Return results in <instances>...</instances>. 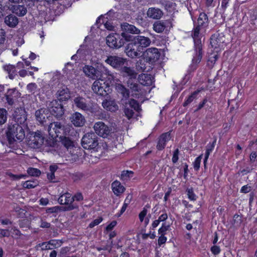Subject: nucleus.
<instances>
[{"label": "nucleus", "mask_w": 257, "mask_h": 257, "mask_svg": "<svg viewBox=\"0 0 257 257\" xmlns=\"http://www.w3.org/2000/svg\"><path fill=\"white\" fill-rule=\"evenodd\" d=\"M6 134L10 145L17 141L21 142L25 137V132L22 126L17 123L9 125Z\"/></svg>", "instance_id": "nucleus-1"}, {"label": "nucleus", "mask_w": 257, "mask_h": 257, "mask_svg": "<svg viewBox=\"0 0 257 257\" xmlns=\"http://www.w3.org/2000/svg\"><path fill=\"white\" fill-rule=\"evenodd\" d=\"M83 71L85 74L93 80H100L103 81L105 78L104 75H107L109 71L102 65L94 68L91 65H85L83 68Z\"/></svg>", "instance_id": "nucleus-2"}, {"label": "nucleus", "mask_w": 257, "mask_h": 257, "mask_svg": "<svg viewBox=\"0 0 257 257\" xmlns=\"http://www.w3.org/2000/svg\"><path fill=\"white\" fill-rule=\"evenodd\" d=\"M209 19L207 15L204 12L200 13L197 19V22L194 25L192 31L191 37L192 38L201 39L202 35L200 31L202 29H205L208 26Z\"/></svg>", "instance_id": "nucleus-3"}, {"label": "nucleus", "mask_w": 257, "mask_h": 257, "mask_svg": "<svg viewBox=\"0 0 257 257\" xmlns=\"http://www.w3.org/2000/svg\"><path fill=\"white\" fill-rule=\"evenodd\" d=\"M130 36L126 33H121V34L112 33L109 34L106 38L107 45L112 49H118L123 46L125 44V39L129 38Z\"/></svg>", "instance_id": "nucleus-4"}, {"label": "nucleus", "mask_w": 257, "mask_h": 257, "mask_svg": "<svg viewBox=\"0 0 257 257\" xmlns=\"http://www.w3.org/2000/svg\"><path fill=\"white\" fill-rule=\"evenodd\" d=\"M127 35L129 36L130 38L125 39V43H127L125 49L126 55L132 58H137L142 55V52L134 36L128 34Z\"/></svg>", "instance_id": "nucleus-5"}, {"label": "nucleus", "mask_w": 257, "mask_h": 257, "mask_svg": "<svg viewBox=\"0 0 257 257\" xmlns=\"http://www.w3.org/2000/svg\"><path fill=\"white\" fill-rule=\"evenodd\" d=\"M82 146L85 149L96 150L98 146V137L94 133H88L81 140Z\"/></svg>", "instance_id": "nucleus-6"}, {"label": "nucleus", "mask_w": 257, "mask_h": 257, "mask_svg": "<svg viewBox=\"0 0 257 257\" xmlns=\"http://www.w3.org/2000/svg\"><path fill=\"white\" fill-rule=\"evenodd\" d=\"M58 201L61 205H65L63 207V209L64 211H71L78 208V205L76 203H73V199L71 198V194L69 193L66 192L61 194L59 196Z\"/></svg>", "instance_id": "nucleus-7"}, {"label": "nucleus", "mask_w": 257, "mask_h": 257, "mask_svg": "<svg viewBox=\"0 0 257 257\" xmlns=\"http://www.w3.org/2000/svg\"><path fill=\"white\" fill-rule=\"evenodd\" d=\"M45 142H46L45 145L50 147H54L55 144V142L53 140L51 143H50L48 140H45L44 137L42 136L41 132L38 131L35 133L34 136L30 140L29 144L32 148L38 149L40 148L44 144Z\"/></svg>", "instance_id": "nucleus-8"}, {"label": "nucleus", "mask_w": 257, "mask_h": 257, "mask_svg": "<svg viewBox=\"0 0 257 257\" xmlns=\"http://www.w3.org/2000/svg\"><path fill=\"white\" fill-rule=\"evenodd\" d=\"M105 62L113 68L120 70L124 65L127 64L126 59L115 55H109Z\"/></svg>", "instance_id": "nucleus-9"}, {"label": "nucleus", "mask_w": 257, "mask_h": 257, "mask_svg": "<svg viewBox=\"0 0 257 257\" xmlns=\"http://www.w3.org/2000/svg\"><path fill=\"white\" fill-rule=\"evenodd\" d=\"M193 40V54L192 59V62L199 64L203 57V50L201 39L192 38Z\"/></svg>", "instance_id": "nucleus-10"}, {"label": "nucleus", "mask_w": 257, "mask_h": 257, "mask_svg": "<svg viewBox=\"0 0 257 257\" xmlns=\"http://www.w3.org/2000/svg\"><path fill=\"white\" fill-rule=\"evenodd\" d=\"M161 54L158 49L156 48H151L147 49L143 52L142 55L146 62L151 64L156 62L160 58Z\"/></svg>", "instance_id": "nucleus-11"}, {"label": "nucleus", "mask_w": 257, "mask_h": 257, "mask_svg": "<svg viewBox=\"0 0 257 257\" xmlns=\"http://www.w3.org/2000/svg\"><path fill=\"white\" fill-rule=\"evenodd\" d=\"M48 132L52 138L59 139L64 133V126L60 122L50 123L48 127Z\"/></svg>", "instance_id": "nucleus-12"}, {"label": "nucleus", "mask_w": 257, "mask_h": 257, "mask_svg": "<svg viewBox=\"0 0 257 257\" xmlns=\"http://www.w3.org/2000/svg\"><path fill=\"white\" fill-rule=\"evenodd\" d=\"M172 131H169L161 134L157 139L156 149L158 151H161L165 149L167 144L173 137L172 135Z\"/></svg>", "instance_id": "nucleus-13"}, {"label": "nucleus", "mask_w": 257, "mask_h": 257, "mask_svg": "<svg viewBox=\"0 0 257 257\" xmlns=\"http://www.w3.org/2000/svg\"><path fill=\"white\" fill-rule=\"evenodd\" d=\"M94 130L95 133L98 136L105 138L110 133L111 129L102 121H98L95 123Z\"/></svg>", "instance_id": "nucleus-14"}, {"label": "nucleus", "mask_w": 257, "mask_h": 257, "mask_svg": "<svg viewBox=\"0 0 257 257\" xmlns=\"http://www.w3.org/2000/svg\"><path fill=\"white\" fill-rule=\"evenodd\" d=\"M74 102L77 107L86 112L93 113L95 111V108L86 102V99L82 97H76L74 99Z\"/></svg>", "instance_id": "nucleus-15"}, {"label": "nucleus", "mask_w": 257, "mask_h": 257, "mask_svg": "<svg viewBox=\"0 0 257 257\" xmlns=\"http://www.w3.org/2000/svg\"><path fill=\"white\" fill-rule=\"evenodd\" d=\"M104 85H105V82L102 84L99 81L95 80L92 85V89L97 95L104 96L108 94V91L109 89V86H106L104 88Z\"/></svg>", "instance_id": "nucleus-16"}, {"label": "nucleus", "mask_w": 257, "mask_h": 257, "mask_svg": "<svg viewBox=\"0 0 257 257\" xmlns=\"http://www.w3.org/2000/svg\"><path fill=\"white\" fill-rule=\"evenodd\" d=\"M146 15L151 19L159 20L162 17L163 12L159 8L150 7L148 9Z\"/></svg>", "instance_id": "nucleus-17"}, {"label": "nucleus", "mask_w": 257, "mask_h": 257, "mask_svg": "<svg viewBox=\"0 0 257 257\" xmlns=\"http://www.w3.org/2000/svg\"><path fill=\"white\" fill-rule=\"evenodd\" d=\"M138 79L141 85L145 86H151L155 82L154 77L150 74L142 73L139 75Z\"/></svg>", "instance_id": "nucleus-18"}, {"label": "nucleus", "mask_w": 257, "mask_h": 257, "mask_svg": "<svg viewBox=\"0 0 257 257\" xmlns=\"http://www.w3.org/2000/svg\"><path fill=\"white\" fill-rule=\"evenodd\" d=\"M63 106L58 103L57 101L52 102V105L50 108L51 113L56 117H61L64 114Z\"/></svg>", "instance_id": "nucleus-19"}, {"label": "nucleus", "mask_w": 257, "mask_h": 257, "mask_svg": "<svg viewBox=\"0 0 257 257\" xmlns=\"http://www.w3.org/2000/svg\"><path fill=\"white\" fill-rule=\"evenodd\" d=\"M134 38L138 43L137 44H139L142 53L144 52V49L148 47L151 43L149 38L144 36L138 35L134 36Z\"/></svg>", "instance_id": "nucleus-20"}, {"label": "nucleus", "mask_w": 257, "mask_h": 257, "mask_svg": "<svg viewBox=\"0 0 257 257\" xmlns=\"http://www.w3.org/2000/svg\"><path fill=\"white\" fill-rule=\"evenodd\" d=\"M71 122L73 124L77 127L83 126L85 122L84 117L79 112H75L71 117Z\"/></svg>", "instance_id": "nucleus-21"}, {"label": "nucleus", "mask_w": 257, "mask_h": 257, "mask_svg": "<svg viewBox=\"0 0 257 257\" xmlns=\"http://www.w3.org/2000/svg\"><path fill=\"white\" fill-rule=\"evenodd\" d=\"M170 23L171 22L169 20H157L153 24V30L156 33H161L164 32L167 25Z\"/></svg>", "instance_id": "nucleus-22"}, {"label": "nucleus", "mask_w": 257, "mask_h": 257, "mask_svg": "<svg viewBox=\"0 0 257 257\" xmlns=\"http://www.w3.org/2000/svg\"><path fill=\"white\" fill-rule=\"evenodd\" d=\"M46 110L43 108H41L36 111L35 116L36 120L39 122L40 124L45 125L47 121V119L48 118V113H45Z\"/></svg>", "instance_id": "nucleus-23"}, {"label": "nucleus", "mask_w": 257, "mask_h": 257, "mask_svg": "<svg viewBox=\"0 0 257 257\" xmlns=\"http://www.w3.org/2000/svg\"><path fill=\"white\" fill-rule=\"evenodd\" d=\"M103 107L110 112H115L118 109V106L114 100H105L102 103Z\"/></svg>", "instance_id": "nucleus-24"}, {"label": "nucleus", "mask_w": 257, "mask_h": 257, "mask_svg": "<svg viewBox=\"0 0 257 257\" xmlns=\"http://www.w3.org/2000/svg\"><path fill=\"white\" fill-rule=\"evenodd\" d=\"M70 97L69 89L64 87L57 91V98L60 102L68 100Z\"/></svg>", "instance_id": "nucleus-25"}, {"label": "nucleus", "mask_w": 257, "mask_h": 257, "mask_svg": "<svg viewBox=\"0 0 257 257\" xmlns=\"http://www.w3.org/2000/svg\"><path fill=\"white\" fill-rule=\"evenodd\" d=\"M212 105L213 103L212 101L209 100L207 97H205L199 102L196 109L194 110V112H198L203 107H205L206 110H209L212 108Z\"/></svg>", "instance_id": "nucleus-26"}, {"label": "nucleus", "mask_w": 257, "mask_h": 257, "mask_svg": "<svg viewBox=\"0 0 257 257\" xmlns=\"http://www.w3.org/2000/svg\"><path fill=\"white\" fill-rule=\"evenodd\" d=\"M120 71L123 75L128 76L130 79H136L137 77L138 74L135 70L130 67L126 66L125 65L123 66Z\"/></svg>", "instance_id": "nucleus-27"}, {"label": "nucleus", "mask_w": 257, "mask_h": 257, "mask_svg": "<svg viewBox=\"0 0 257 257\" xmlns=\"http://www.w3.org/2000/svg\"><path fill=\"white\" fill-rule=\"evenodd\" d=\"M111 188L113 192L116 196L119 195L125 191V188L117 180H115L112 183Z\"/></svg>", "instance_id": "nucleus-28"}, {"label": "nucleus", "mask_w": 257, "mask_h": 257, "mask_svg": "<svg viewBox=\"0 0 257 257\" xmlns=\"http://www.w3.org/2000/svg\"><path fill=\"white\" fill-rule=\"evenodd\" d=\"M5 24L10 28H15L19 23V20L15 16L10 14L5 18Z\"/></svg>", "instance_id": "nucleus-29"}, {"label": "nucleus", "mask_w": 257, "mask_h": 257, "mask_svg": "<svg viewBox=\"0 0 257 257\" xmlns=\"http://www.w3.org/2000/svg\"><path fill=\"white\" fill-rule=\"evenodd\" d=\"M198 65L199 64L191 61V63L187 69V73L184 77V80L187 82L192 77L193 73L198 67Z\"/></svg>", "instance_id": "nucleus-30"}, {"label": "nucleus", "mask_w": 257, "mask_h": 257, "mask_svg": "<svg viewBox=\"0 0 257 257\" xmlns=\"http://www.w3.org/2000/svg\"><path fill=\"white\" fill-rule=\"evenodd\" d=\"M201 92L200 89H197L192 92L188 97H187L183 103V107H187L188 105H189L191 102H192L195 99L197 98V95Z\"/></svg>", "instance_id": "nucleus-31"}, {"label": "nucleus", "mask_w": 257, "mask_h": 257, "mask_svg": "<svg viewBox=\"0 0 257 257\" xmlns=\"http://www.w3.org/2000/svg\"><path fill=\"white\" fill-rule=\"evenodd\" d=\"M123 27V30L125 31L123 33H126L128 34H139L140 33V30L133 25H131L128 23H124Z\"/></svg>", "instance_id": "nucleus-32"}, {"label": "nucleus", "mask_w": 257, "mask_h": 257, "mask_svg": "<svg viewBox=\"0 0 257 257\" xmlns=\"http://www.w3.org/2000/svg\"><path fill=\"white\" fill-rule=\"evenodd\" d=\"M119 92L122 96L121 101L124 103L125 101H127L128 98L130 97V92L129 89H127L123 85H120L118 87Z\"/></svg>", "instance_id": "nucleus-33"}, {"label": "nucleus", "mask_w": 257, "mask_h": 257, "mask_svg": "<svg viewBox=\"0 0 257 257\" xmlns=\"http://www.w3.org/2000/svg\"><path fill=\"white\" fill-rule=\"evenodd\" d=\"M124 104L125 105L128 104L131 108H133L137 112H139L142 110L141 105L137 100L134 98L130 99L127 102L125 101Z\"/></svg>", "instance_id": "nucleus-34"}, {"label": "nucleus", "mask_w": 257, "mask_h": 257, "mask_svg": "<svg viewBox=\"0 0 257 257\" xmlns=\"http://www.w3.org/2000/svg\"><path fill=\"white\" fill-rule=\"evenodd\" d=\"M26 8L22 5H16L13 7V12L19 17H22L27 13Z\"/></svg>", "instance_id": "nucleus-35"}, {"label": "nucleus", "mask_w": 257, "mask_h": 257, "mask_svg": "<svg viewBox=\"0 0 257 257\" xmlns=\"http://www.w3.org/2000/svg\"><path fill=\"white\" fill-rule=\"evenodd\" d=\"M160 4L164 7L165 9L168 11L171 12L175 9L176 4L169 0H161Z\"/></svg>", "instance_id": "nucleus-36"}, {"label": "nucleus", "mask_w": 257, "mask_h": 257, "mask_svg": "<svg viewBox=\"0 0 257 257\" xmlns=\"http://www.w3.org/2000/svg\"><path fill=\"white\" fill-rule=\"evenodd\" d=\"M59 140L61 144L67 149H69L74 146L73 142L69 137L62 136L60 137Z\"/></svg>", "instance_id": "nucleus-37"}, {"label": "nucleus", "mask_w": 257, "mask_h": 257, "mask_svg": "<svg viewBox=\"0 0 257 257\" xmlns=\"http://www.w3.org/2000/svg\"><path fill=\"white\" fill-rule=\"evenodd\" d=\"M4 70L9 74V77L11 79H14L16 72L15 67L12 65H6L4 66Z\"/></svg>", "instance_id": "nucleus-38"}, {"label": "nucleus", "mask_w": 257, "mask_h": 257, "mask_svg": "<svg viewBox=\"0 0 257 257\" xmlns=\"http://www.w3.org/2000/svg\"><path fill=\"white\" fill-rule=\"evenodd\" d=\"M210 44L211 47L214 49H218L220 48L221 42L219 41L218 38H216L214 36H212L210 39Z\"/></svg>", "instance_id": "nucleus-39"}, {"label": "nucleus", "mask_w": 257, "mask_h": 257, "mask_svg": "<svg viewBox=\"0 0 257 257\" xmlns=\"http://www.w3.org/2000/svg\"><path fill=\"white\" fill-rule=\"evenodd\" d=\"M186 192L187 193L188 198L190 201H195L197 200V196L195 194L193 188L192 187L187 188L186 190Z\"/></svg>", "instance_id": "nucleus-40"}, {"label": "nucleus", "mask_w": 257, "mask_h": 257, "mask_svg": "<svg viewBox=\"0 0 257 257\" xmlns=\"http://www.w3.org/2000/svg\"><path fill=\"white\" fill-rule=\"evenodd\" d=\"M124 108H123V112L124 113L125 116L127 117L128 119H131L134 115V112L133 109H131L127 107V105H125L124 103Z\"/></svg>", "instance_id": "nucleus-41"}, {"label": "nucleus", "mask_w": 257, "mask_h": 257, "mask_svg": "<svg viewBox=\"0 0 257 257\" xmlns=\"http://www.w3.org/2000/svg\"><path fill=\"white\" fill-rule=\"evenodd\" d=\"M7 119V111L5 108H0V125L6 122Z\"/></svg>", "instance_id": "nucleus-42"}, {"label": "nucleus", "mask_w": 257, "mask_h": 257, "mask_svg": "<svg viewBox=\"0 0 257 257\" xmlns=\"http://www.w3.org/2000/svg\"><path fill=\"white\" fill-rule=\"evenodd\" d=\"M170 228L169 225H166L165 223H163L161 227L158 229V234L160 235H165L167 234V231Z\"/></svg>", "instance_id": "nucleus-43"}, {"label": "nucleus", "mask_w": 257, "mask_h": 257, "mask_svg": "<svg viewBox=\"0 0 257 257\" xmlns=\"http://www.w3.org/2000/svg\"><path fill=\"white\" fill-rule=\"evenodd\" d=\"M202 158V155H200L195 159L194 162L193 163L194 170L196 171H198L200 169Z\"/></svg>", "instance_id": "nucleus-44"}, {"label": "nucleus", "mask_w": 257, "mask_h": 257, "mask_svg": "<svg viewBox=\"0 0 257 257\" xmlns=\"http://www.w3.org/2000/svg\"><path fill=\"white\" fill-rule=\"evenodd\" d=\"M27 172L29 175L32 176H39L41 174L40 170L34 168H29Z\"/></svg>", "instance_id": "nucleus-45"}, {"label": "nucleus", "mask_w": 257, "mask_h": 257, "mask_svg": "<svg viewBox=\"0 0 257 257\" xmlns=\"http://www.w3.org/2000/svg\"><path fill=\"white\" fill-rule=\"evenodd\" d=\"M37 186V183L35 181L28 180L24 182L23 184V187L28 189L34 188Z\"/></svg>", "instance_id": "nucleus-46"}, {"label": "nucleus", "mask_w": 257, "mask_h": 257, "mask_svg": "<svg viewBox=\"0 0 257 257\" xmlns=\"http://www.w3.org/2000/svg\"><path fill=\"white\" fill-rule=\"evenodd\" d=\"M216 141H217L216 137H213V142L212 143L209 142L207 144V145L206 146V150L211 153L214 149V147L216 144Z\"/></svg>", "instance_id": "nucleus-47"}, {"label": "nucleus", "mask_w": 257, "mask_h": 257, "mask_svg": "<svg viewBox=\"0 0 257 257\" xmlns=\"http://www.w3.org/2000/svg\"><path fill=\"white\" fill-rule=\"evenodd\" d=\"M103 220V218L101 216L98 217L96 219L93 220L90 222L88 225L89 228H93L94 226L100 224Z\"/></svg>", "instance_id": "nucleus-48"}, {"label": "nucleus", "mask_w": 257, "mask_h": 257, "mask_svg": "<svg viewBox=\"0 0 257 257\" xmlns=\"http://www.w3.org/2000/svg\"><path fill=\"white\" fill-rule=\"evenodd\" d=\"M48 243L54 248H57L61 245L62 241L59 239H51L48 242Z\"/></svg>", "instance_id": "nucleus-49"}, {"label": "nucleus", "mask_w": 257, "mask_h": 257, "mask_svg": "<svg viewBox=\"0 0 257 257\" xmlns=\"http://www.w3.org/2000/svg\"><path fill=\"white\" fill-rule=\"evenodd\" d=\"M179 149L177 148L174 151L172 158V161L174 164L178 162L179 160Z\"/></svg>", "instance_id": "nucleus-50"}, {"label": "nucleus", "mask_w": 257, "mask_h": 257, "mask_svg": "<svg viewBox=\"0 0 257 257\" xmlns=\"http://www.w3.org/2000/svg\"><path fill=\"white\" fill-rule=\"evenodd\" d=\"M148 213V210L146 209L145 208H143V210L139 214V218L140 221L143 222L145 218Z\"/></svg>", "instance_id": "nucleus-51"}, {"label": "nucleus", "mask_w": 257, "mask_h": 257, "mask_svg": "<svg viewBox=\"0 0 257 257\" xmlns=\"http://www.w3.org/2000/svg\"><path fill=\"white\" fill-rule=\"evenodd\" d=\"M210 250L213 255H218L221 252V249L219 246L214 245L210 248Z\"/></svg>", "instance_id": "nucleus-52"}, {"label": "nucleus", "mask_w": 257, "mask_h": 257, "mask_svg": "<svg viewBox=\"0 0 257 257\" xmlns=\"http://www.w3.org/2000/svg\"><path fill=\"white\" fill-rule=\"evenodd\" d=\"M116 225L117 221L113 220L106 226L105 230L106 232L111 231Z\"/></svg>", "instance_id": "nucleus-53"}, {"label": "nucleus", "mask_w": 257, "mask_h": 257, "mask_svg": "<svg viewBox=\"0 0 257 257\" xmlns=\"http://www.w3.org/2000/svg\"><path fill=\"white\" fill-rule=\"evenodd\" d=\"M167 240V238L165 235H160L158 239V244L160 246L162 244H165Z\"/></svg>", "instance_id": "nucleus-54"}, {"label": "nucleus", "mask_w": 257, "mask_h": 257, "mask_svg": "<svg viewBox=\"0 0 257 257\" xmlns=\"http://www.w3.org/2000/svg\"><path fill=\"white\" fill-rule=\"evenodd\" d=\"M71 198L73 199V201L76 200L77 201H80L83 200V196L81 193L77 192Z\"/></svg>", "instance_id": "nucleus-55"}, {"label": "nucleus", "mask_w": 257, "mask_h": 257, "mask_svg": "<svg viewBox=\"0 0 257 257\" xmlns=\"http://www.w3.org/2000/svg\"><path fill=\"white\" fill-rule=\"evenodd\" d=\"M128 206V205H127L126 203H123V205L120 211L116 214V216H117V217H120L122 215V214L125 212Z\"/></svg>", "instance_id": "nucleus-56"}, {"label": "nucleus", "mask_w": 257, "mask_h": 257, "mask_svg": "<svg viewBox=\"0 0 257 257\" xmlns=\"http://www.w3.org/2000/svg\"><path fill=\"white\" fill-rule=\"evenodd\" d=\"M251 190V187L248 185H245L243 186L240 190V193H247L249 192Z\"/></svg>", "instance_id": "nucleus-57"}, {"label": "nucleus", "mask_w": 257, "mask_h": 257, "mask_svg": "<svg viewBox=\"0 0 257 257\" xmlns=\"http://www.w3.org/2000/svg\"><path fill=\"white\" fill-rule=\"evenodd\" d=\"M7 10V8L6 6H3L0 3V18L4 17L6 15Z\"/></svg>", "instance_id": "nucleus-58"}, {"label": "nucleus", "mask_w": 257, "mask_h": 257, "mask_svg": "<svg viewBox=\"0 0 257 257\" xmlns=\"http://www.w3.org/2000/svg\"><path fill=\"white\" fill-rule=\"evenodd\" d=\"M10 235L9 229H0V237H9Z\"/></svg>", "instance_id": "nucleus-59"}, {"label": "nucleus", "mask_w": 257, "mask_h": 257, "mask_svg": "<svg viewBox=\"0 0 257 257\" xmlns=\"http://www.w3.org/2000/svg\"><path fill=\"white\" fill-rule=\"evenodd\" d=\"M183 164V167H184L183 177L184 179H186L188 176V172H189L188 165L186 163H185Z\"/></svg>", "instance_id": "nucleus-60"}, {"label": "nucleus", "mask_w": 257, "mask_h": 257, "mask_svg": "<svg viewBox=\"0 0 257 257\" xmlns=\"http://www.w3.org/2000/svg\"><path fill=\"white\" fill-rule=\"evenodd\" d=\"M83 177L81 173L77 172L73 174V179L74 181L80 180Z\"/></svg>", "instance_id": "nucleus-61"}, {"label": "nucleus", "mask_w": 257, "mask_h": 257, "mask_svg": "<svg viewBox=\"0 0 257 257\" xmlns=\"http://www.w3.org/2000/svg\"><path fill=\"white\" fill-rule=\"evenodd\" d=\"M235 155L236 157H237L238 156H239L241 152H242V147L240 146V145L237 144L235 146Z\"/></svg>", "instance_id": "nucleus-62"}, {"label": "nucleus", "mask_w": 257, "mask_h": 257, "mask_svg": "<svg viewBox=\"0 0 257 257\" xmlns=\"http://www.w3.org/2000/svg\"><path fill=\"white\" fill-rule=\"evenodd\" d=\"M230 0H222L221 7L223 11H225L228 7V4Z\"/></svg>", "instance_id": "nucleus-63"}, {"label": "nucleus", "mask_w": 257, "mask_h": 257, "mask_svg": "<svg viewBox=\"0 0 257 257\" xmlns=\"http://www.w3.org/2000/svg\"><path fill=\"white\" fill-rule=\"evenodd\" d=\"M257 158V153L256 152H252L249 155V159L251 162H254L256 161Z\"/></svg>", "instance_id": "nucleus-64"}]
</instances>
